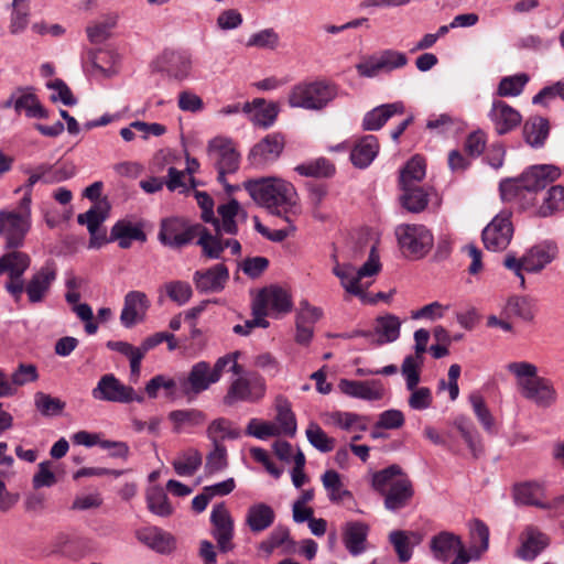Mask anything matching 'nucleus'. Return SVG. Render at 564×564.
Listing matches in <instances>:
<instances>
[{
	"instance_id": "9b49d317",
	"label": "nucleus",
	"mask_w": 564,
	"mask_h": 564,
	"mask_svg": "<svg viewBox=\"0 0 564 564\" xmlns=\"http://www.w3.org/2000/svg\"><path fill=\"white\" fill-rule=\"evenodd\" d=\"M153 68L170 79L183 82L192 74V54L185 50H164L153 62Z\"/></svg>"
},
{
	"instance_id": "4be33fe9",
	"label": "nucleus",
	"mask_w": 564,
	"mask_h": 564,
	"mask_svg": "<svg viewBox=\"0 0 564 564\" xmlns=\"http://www.w3.org/2000/svg\"><path fill=\"white\" fill-rule=\"evenodd\" d=\"M369 531V525L364 521L351 520L344 523L341 540L349 554L357 556L367 550Z\"/></svg>"
},
{
	"instance_id": "6e6552de",
	"label": "nucleus",
	"mask_w": 564,
	"mask_h": 564,
	"mask_svg": "<svg viewBox=\"0 0 564 564\" xmlns=\"http://www.w3.org/2000/svg\"><path fill=\"white\" fill-rule=\"evenodd\" d=\"M31 225V206H28V198L20 199L15 208L0 210V236L6 239V247H20Z\"/></svg>"
},
{
	"instance_id": "58836bf2",
	"label": "nucleus",
	"mask_w": 564,
	"mask_h": 564,
	"mask_svg": "<svg viewBox=\"0 0 564 564\" xmlns=\"http://www.w3.org/2000/svg\"><path fill=\"white\" fill-rule=\"evenodd\" d=\"M160 389L165 391V397L170 400L184 397L180 390V376L171 378L164 375H156L144 387L145 393L150 399H156Z\"/></svg>"
},
{
	"instance_id": "9d476101",
	"label": "nucleus",
	"mask_w": 564,
	"mask_h": 564,
	"mask_svg": "<svg viewBox=\"0 0 564 564\" xmlns=\"http://www.w3.org/2000/svg\"><path fill=\"white\" fill-rule=\"evenodd\" d=\"M555 258L556 252L554 249H528L525 254L521 258H517L513 254L507 256L503 264L520 279V285L524 288V272H540Z\"/></svg>"
},
{
	"instance_id": "69168bd1",
	"label": "nucleus",
	"mask_w": 564,
	"mask_h": 564,
	"mask_svg": "<svg viewBox=\"0 0 564 564\" xmlns=\"http://www.w3.org/2000/svg\"><path fill=\"white\" fill-rule=\"evenodd\" d=\"M37 167L42 176V182L45 184L61 183L74 175L73 169H69L65 165H52L43 163L37 165Z\"/></svg>"
},
{
	"instance_id": "8fccbe9b",
	"label": "nucleus",
	"mask_w": 564,
	"mask_h": 564,
	"mask_svg": "<svg viewBox=\"0 0 564 564\" xmlns=\"http://www.w3.org/2000/svg\"><path fill=\"white\" fill-rule=\"evenodd\" d=\"M523 135L531 147H542L549 135V121L542 117L530 118L524 123Z\"/></svg>"
},
{
	"instance_id": "bb28decb",
	"label": "nucleus",
	"mask_w": 564,
	"mask_h": 564,
	"mask_svg": "<svg viewBox=\"0 0 564 564\" xmlns=\"http://www.w3.org/2000/svg\"><path fill=\"white\" fill-rule=\"evenodd\" d=\"M229 279L226 265L218 263L206 271H196L194 282L199 292H219Z\"/></svg>"
},
{
	"instance_id": "473e14b6",
	"label": "nucleus",
	"mask_w": 564,
	"mask_h": 564,
	"mask_svg": "<svg viewBox=\"0 0 564 564\" xmlns=\"http://www.w3.org/2000/svg\"><path fill=\"white\" fill-rule=\"evenodd\" d=\"M167 419L173 432L180 434L202 426L206 421V414L198 409H182L171 411Z\"/></svg>"
},
{
	"instance_id": "c9c22d12",
	"label": "nucleus",
	"mask_w": 564,
	"mask_h": 564,
	"mask_svg": "<svg viewBox=\"0 0 564 564\" xmlns=\"http://www.w3.org/2000/svg\"><path fill=\"white\" fill-rule=\"evenodd\" d=\"M379 152V142L377 137L368 134L362 137L352 148L350 160L359 169L370 165Z\"/></svg>"
},
{
	"instance_id": "ddd939ff",
	"label": "nucleus",
	"mask_w": 564,
	"mask_h": 564,
	"mask_svg": "<svg viewBox=\"0 0 564 564\" xmlns=\"http://www.w3.org/2000/svg\"><path fill=\"white\" fill-rule=\"evenodd\" d=\"M252 304L258 311L263 312L265 317L268 315L275 317L285 315L293 308L291 293L279 285H270L260 290Z\"/></svg>"
},
{
	"instance_id": "393cba45",
	"label": "nucleus",
	"mask_w": 564,
	"mask_h": 564,
	"mask_svg": "<svg viewBox=\"0 0 564 564\" xmlns=\"http://www.w3.org/2000/svg\"><path fill=\"white\" fill-rule=\"evenodd\" d=\"M550 543L549 536L538 528L529 525L521 534V545L517 556L524 561L534 560Z\"/></svg>"
},
{
	"instance_id": "423d86ee",
	"label": "nucleus",
	"mask_w": 564,
	"mask_h": 564,
	"mask_svg": "<svg viewBox=\"0 0 564 564\" xmlns=\"http://www.w3.org/2000/svg\"><path fill=\"white\" fill-rule=\"evenodd\" d=\"M196 239L199 247H210L213 235L202 224L191 223L178 217H171L161 221L159 241L165 246L182 247Z\"/></svg>"
},
{
	"instance_id": "2f4dec72",
	"label": "nucleus",
	"mask_w": 564,
	"mask_h": 564,
	"mask_svg": "<svg viewBox=\"0 0 564 564\" xmlns=\"http://www.w3.org/2000/svg\"><path fill=\"white\" fill-rule=\"evenodd\" d=\"M56 268L53 263L47 262L37 271L29 284L26 285V293L32 303H37L43 300L45 293L48 291L51 283L55 280Z\"/></svg>"
},
{
	"instance_id": "f8f14e48",
	"label": "nucleus",
	"mask_w": 564,
	"mask_h": 564,
	"mask_svg": "<svg viewBox=\"0 0 564 564\" xmlns=\"http://www.w3.org/2000/svg\"><path fill=\"white\" fill-rule=\"evenodd\" d=\"M265 393L264 379L258 373H248L235 379L224 397L227 405H234L237 402H254L260 400Z\"/></svg>"
},
{
	"instance_id": "aec40b11",
	"label": "nucleus",
	"mask_w": 564,
	"mask_h": 564,
	"mask_svg": "<svg viewBox=\"0 0 564 564\" xmlns=\"http://www.w3.org/2000/svg\"><path fill=\"white\" fill-rule=\"evenodd\" d=\"M338 388L348 397L366 401L381 400L386 393V388L380 380L355 381L341 379Z\"/></svg>"
},
{
	"instance_id": "412c9836",
	"label": "nucleus",
	"mask_w": 564,
	"mask_h": 564,
	"mask_svg": "<svg viewBox=\"0 0 564 564\" xmlns=\"http://www.w3.org/2000/svg\"><path fill=\"white\" fill-rule=\"evenodd\" d=\"M149 307L150 302L145 293L141 291L128 292L120 314L121 324L126 328H131L144 318Z\"/></svg>"
},
{
	"instance_id": "c85d7f7f",
	"label": "nucleus",
	"mask_w": 564,
	"mask_h": 564,
	"mask_svg": "<svg viewBox=\"0 0 564 564\" xmlns=\"http://www.w3.org/2000/svg\"><path fill=\"white\" fill-rule=\"evenodd\" d=\"M395 236L399 247H433V235L423 225H401Z\"/></svg>"
},
{
	"instance_id": "f3484780",
	"label": "nucleus",
	"mask_w": 564,
	"mask_h": 564,
	"mask_svg": "<svg viewBox=\"0 0 564 564\" xmlns=\"http://www.w3.org/2000/svg\"><path fill=\"white\" fill-rule=\"evenodd\" d=\"M216 380L212 373V366L206 361H199L192 366L187 376L180 375L181 393L193 399L209 389Z\"/></svg>"
},
{
	"instance_id": "79ce46f5",
	"label": "nucleus",
	"mask_w": 564,
	"mask_h": 564,
	"mask_svg": "<svg viewBox=\"0 0 564 564\" xmlns=\"http://www.w3.org/2000/svg\"><path fill=\"white\" fill-rule=\"evenodd\" d=\"M202 462V453L194 447H189L177 454L172 462V466L178 476L191 477L199 469Z\"/></svg>"
},
{
	"instance_id": "de8ad7c7",
	"label": "nucleus",
	"mask_w": 564,
	"mask_h": 564,
	"mask_svg": "<svg viewBox=\"0 0 564 564\" xmlns=\"http://www.w3.org/2000/svg\"><path fill=\"white\" fill-rule=\"evenodd\" d=\"M107 347L129 358L130 361V380L137 383L141 372L142 355L139 352L138 347L132 346L128 341L109 340Z\"/></svg>"
},
{
	"instance_id": "338daca9",
	"label": "nucleus",
	"mask_w": 564,
	"mask_h": 564,
	"mask_svg": "<svg viewBox=\"0 0 564 564\" xmlns=\"http://www.w3.org/2000/svg\"><path fill=\"white\" fill-rule=\"evenodd\" d=\"M423 357L406 356L401 366V372L405 378L406 389L416 387L420 382V369L423 366Z\"/></svg>"
},
{
	"instance_id": "ea45409f",
	"label": "nucleus",
	"mask_w": 564,
	"mask_h": 564,
	"mask_svg": "<svg viewBox=\"0 0 564 564\" xmlns=\"http://www.w3.org/2000/svg\"><path fill=\"white\" fill-rule=\"evenodd\" d=\"M460 546V538L452 532L443 531L431 539L430 547L434 557L446 562Z\"/></svg>"
},
{
	"instance_id": "0eeeda50",
	"label": "nucleus",
	"mask_w": 564,
	"mask_h": 564,
	"mask_svg": "<svg viewBox=\"0 0 564 564\" xmlns=\"http://www.w3.org/2000/svg\"><path fill=\"white\" fill-rule=\"evenodd\" d=\"M338 96V87L327 80L304 82L292 87L289 105L292 108L319 111Z\"/></svg>"
},
{
	"instance_id": "cd10ccee",
	"label": "nucleus",
	"mask_w": 564,
	"mask_h": 564,
	"mask_svg": "<svg viewBox=\"0 0 564 564\" xmlns=\"http://www.w3.org/2000/svg\"><path fill=\"white\" fill-rule=\"evenodd\" d=\"M137 539L158 553L169 554L176 547L175 538L156 527L144 528L137 532Z\"/></svg>"
},
{
	"instance_id": "1a4fd4ad",
	"label": "nucleus",
	"mask_w": 564,
	"mask_h": 564,
	"mask_svg": "<svg viewBox=\"0 0 564 564\" xmlns=\"http://www.w3.org/2000/svg\"><path fill=\"white\" fill-rule=\"evenodd\" d=\"M91 395L95 400L105 402H144L143 395L137 393L131 386L122 383L113 373L101 376L96 387L91 390Z\"/></svg>"
},
{
	"instance_id": "e433bc0d",
	"label": "nucleus",
	"mask_w": 564,
	"mask_h": 564,
	"mask_svg": "<svg viewBox=\"0 0 564 564\" xmlns=\"http://www.w3.org/2000/svg\"><path fill=\"white\" fill-rule=\"evenodd\" d=\"M321 480L330 502L344 503L345 501L354 500L352 492L345 487L341 476L336 470H326L322 475Z\"/></svg>"
},
{
	"instance_id": "5fc2aeb1",
	"label": "nucleus",
	"mask_w": 564,
	"mask_h": 564,
	"mask_svg": "<svg viewBox=\"0 0 564 564\" xmlns=\"http://www.w3.org/2000/svg\"><path fill=\"white\" fill-rule=\"evenodd\" d=\"M280 35L273 28L262 29L252 33L246 43L247 47L274 51L280 45Z\"/></svg>"
},
{
	"instance_id": "603ef678",
	"label": "nucleus",
	"mask_w": 564,
	"mask_h": 564,
	"mask_svg": "<svg viewBox=\"0 0 564 564\" xmlns=\"http://www.w3.org/2000/svg\"><path fill=\"white\" fill-rule=\"evenodd\" d=\"M425 177V162L415 155L413 156L400 172V186L420 185Z\"/></svg>"
},
{
	"instance_id": "052dcab7",
	"label": "nucleus",
	"mask_w": 564,
	"mask_h": 564,
	"mask_svg": "<svg viewBox=\"0 0 564 564\" xmlns=\"http://www.w3.org/2000/svg\"><path fill=\"white\" fill-rule=\"evenodd\" d=\"M469 402L484 430L488 433H495V419L486 405L484 398L479 393H471L469 395Z\"/></svg>"
},
{
	"instance_id": "39448f33",
	"label": "nucleus",
	"mask_w": 564,
	"mask_h": 564,
	"mask_svg": "<svg viewBox=\"0 0 564 564\" xmlns=\"http://www.w3.org/2000/svg\"><path fill=\"white\" fill-rule=\"evenodd\" d=\"M340 254L335 252L332 254L334 261L333 273L340 280L341 286L349 294L366 297V289L369 288L370 282H364L367 278L377 275L382 268L380 256L377 249H371L366 261L356 269L350 262H340Z\"/></svg>"
},
{
	"instance_id": "774afa93",
	"label": "nucleus",
	"mask_w": 564,
	"mask_h": 564,
	"mask_svg": "<svg viewBox=\"0 0 564 564\" xmlns=\"http://www.w3.org/2000/svg\"><path fill=\"white\" fill-rule=\"evenodd\" d=\"M246 433L259 440L280 436V433L272 421H261L259 419H251L249 421Z\"/></svg>"
},
{
	"instance_id": "a18cd8bd",
	"label": "nucleus",
	"mask_w": 564,
	"mask_h": 564,
	"mask_svg": "<svg viewBox=\"0 0 564 564\" xmlns=\"http://www.w3.org/2000/svg\"><path fill=\"white\" fill-rule=\"evenodd\" d=\"M272 422L276 426L280 435L293 437L296 434V419L288 400L278 399L276 415Z\"/></svg>"
},
{
	"instance_id": "7ed1b4c3",
	"label": "nucleus",
	"mask_w": 564,
	"mask_h": 564,
	"mask_svg": "<svg viewBox=\"0 0 564 564\" xmlns=\"http://www.w3.org/2000/svg\"><path fill=\"white\" fill-rule=\"evenodd\" d=\"M371 485L383 496L384 507L390 511L405 508L414 496L410 477L395 464L375 473Z\"/></svg>"
},
{
	"instance_id": "20e7f679",
	"label": "nucleus",
	"mask_w": 564,
	"mask_h": 564,
	"mask_svg": "<svg viewBox=\"0 0 564 564\" xmlns=\"http://www.w3.org/2000/svg\"><path fill=\"white\" fill-rule=\"evenodd\" d=\"M561 176V170L553 164H540L529 167L517 180L500 183V195L503 200L528 199L533 193L545 188Z\"/></svg>"
},
{
	"instance_id": "a878e982",
	"label": "nucleus",
	"mask_w": 564,
	"mask_h": 564,
	"mask_svg": "<svg viewBox=\"0 0 564 564\" xmlns=\"http://www.w3.org/2000/svg\"><path fill=\"white\" fill-rule=\"evenodd\" d=\"M242 112L248 115L256 126L269 128L275 122L279 108L274 102H267L262 98H256L251 102L242 105Z\"/></svg>"
},
{
	"instance_id": "680f3d73",
	"label": "nucleus",
	"mask_w": 564,
	"mask_h": 564,
	"mask_svg": "<svg viewBox=\"0 0 564 564\" xmlns=\"http://www.w3.org/2000/svg\"><path fill=\"white\" fill-rule=\"evenodd\" d=\"M529 82V76L527 74H516L512 76L503 77L497 89V94L500 97H516L519 96L527 83Z\"/></svg>"
},
{
	"instance_id": "a19ab883",
	"label": "nucleus",
	"mask_w": 564,
	"mask_h": 564,
	"mask_svg": "<svg viewBox=\"0 0 564 564\" xmlns=\"http://www.w3.org/2000/svg\"><path fill=\"white\" fill-rule=\"evenodd\" d=\"M502 313L507 317H517L524 322H531L534 318V301L529 296L511 295L508 297Z\"/></svg>"
},
{
	"instance_id": "b1692460",
	"label": "nucleus",
	"mask_w": 564,
	"mask_h": 564,
	"mask_svg": "<svg viewBox=\"0 0 564 564\" xmlns=\"http://www.w3.org/2000/svg\"><path fill=\"white\" fill-rule=\"evenodd\" d=\"M498 134H506L517 128L521 122L518 110L502 100H494L488 113Z\"/></svg>"
},
{
	"instance_id": "f03ea898",
	"label": "nucleus",
	"mask_w": 564,
	"mask_h": 564,
	"mask_svg": "<svg viewBox=\"0 0 564 564\" xmlns=\"http://www.w3.org/2000/svg\"><path fill=\"white\" fill-rule=\"evenodd\" d=\"M513 376L520 395L540 409L557 403L558 393L551 379L539 376L538 367L529 361H512L506 366Z\"/></svg>"
},
{
	"instance_id": "f257e3e1",
	"label": "nucleus",
	"mask_w": 564,
	"mask_h": 564,
	"mask_svg": "<svg viewBox=\"0 0 564 564\" xmlns=\"http://www.w3.org/2000/svg\"><path fill=\"white\" fill-rule=\"evenodd\" d=\"M245 189L259 206L292 224L301 214L294 186L279 177H260L243 183Z\"/></svg>"
},
{
	"instance_id": "4d7b16f0",
	"label": "nucleus",
	"mask_w": 564,
	"mask_h": 564,
	"mask_svg": "<svg viewBox=\"0 0 564 564\" xmlns=\"http://www.w3.org/2000/svg\"><path fill=\"white\" fill-rule=\"evenodd\" d=\"M295 171L303 176L329 177L335 173V166L325 158L300 164Z\"/></svg>"
},
{
	"instance_id": "6ab92c4d",
	"label": "nucleus",
	"mask_w": 564,
	"mask_h": 564,
	"mask_svg": "<svg viewBox=\"0 0 564 564\" xmlns=\"http://www.w3.org/2000/svg\"><path fill=\"white\" fill-rule=\"evenodd\" d=\"M544 488L536 481H527L518 484L513 488V497L518 503L525 506H534L540 509H557L563 502L564 497H558L551 502L542 501Z\"/></svg>"
},
{
	"instance_id": "e2e57ef3",
	"label": "nucleus",
	"mask_w": 564,
	"mask_h": 564,
	"mask_svg": "<svg viewBox=\"0 0 564 564\" xmlns=\"http://www.w3.org/2000/svg\"><path fill=\"white\" fill-rule=\"evenodd\" d=\"M162 289L169 299L177 305L186 304L193 295L191 284L181 280L166 282L163 284Z\"/></svg>"
},
{
	"instance_id": "49530a36",
	"label": "nucleus",
	"mask_w": 564,
	"mask_h": 564,
	"mask_svg": "<svg viewBox=\"0 0 564 564\" xmlns=\"http://www.w3.org/2000/svg\"><path fill=\"white\" fill-rule=\"evenodd\" d=\"M400 187L403 192L401 202L404 208L412 213H420L427 206L430 188L421 185Z\"/></svg>"
},
{
	"instance_id": "3c124183",
	"label": "nucleus",
	"mask_w": 564,
	"mask_h": 564,
	"mask_svg": "<svg viewBox=\"0 0 564 564\" xmlns=\"http://www.w3.org/2000/svg\"><path fill=\"white\" fill-rule=\"evenodd\" d=\"M206 434L212 443H223L224 440L239 438L241 432L229 420L219 417L209 423Z\"/></svg>"
},
{
	"instance_id": "2eb2a0df",
	"label": "nucleus",
	"mask_w": 564,
	"mask_h": 564,
	"mask_svg": "<svg viewBox=\"0 0 564 564\" xmlns=\"http://www.w3.org/2000/svg\"><path fill=\"white\" fill-rule=\"evenodd\" d=\"M147 223L133 217H124L117 220L105 238L106 243L118 242L119 247H129L132 242L145 243L148 240L144 231Z\"/></svg>"
},
{
	"instance_id": "0e129e2a",
	"label": "nucleus",
	"mask_w": 564,
	"mask_h": 564,
	"mask_svg": "<svg viewBox=\"0 0 564 564\" xmlns=\"http://www.w3.org/2000/svg\"><path fill=\"white\" fill-rule=\"evenodd\" d=\"M117 24L116 17H107L105 20L95 22L86 28V33L91 44H100L110 36L111 30Z\"/></svg>"
},
{
	"instance_id": "13d9d810",
	"label": "nucleus",
	"mask_w": 564,
	"mask_h": 564,
	"mask_svg": "<svg viewBox=\"0 0 564 564\" xmlns=\"http://www.w3.org/2000/svg\"><path fill=\"white\" fill-rule=\"evenodd\" d=\"M147 502L150 511L160 517H169L173 512L167 496L161 487H152L148 490Z\"/></svg>"
},
{
	"instance_id": "f704fd0d",
	"label": "nucleus",
	"mask_w": 564,
	"mask_h": 564,
	"mask_svg": "<svg viewBox=\"0 0 564 564\" xmlns=\"http://www.w3.org/2000/svg\"><path fill=\"white\" fill-rule=\"evenodd\" d=\"M323 421L326 425L335 426L344 431H366L368 427V417L354 412L333 411L323 414Z\"/></svg>"
},
{
	"instance_id": "09e8293b",
	"label": "nucleus",
	"mask_w": 564,
	"mask_h": 564,
	"mask_svg": "<svg viewBox=\"0 0 564 564\" xmlns=\"http://www.w3.org/2000/svg\"><path fill=\"white\" fill-rule=\"evenodd\" d=\"M213 225V229L209 232L213 235L210 240L212 247H241L239 241L236 239L221 240L223 234L234 235L237 231V225L235 219H217L213 217L209 220Z\"/></svg>"
},
{
	"instance_id": "c756f323",
	"label": "nucleus",
	"mask_w": 564,
	"mask_h": 564,
	"mask_svg": "<svg viewBox=\"0 0 564 564\" xmlns=\"http://www.w3.org/2000/svg\"><path fill=\"white\" fill-rule=\"evenodd\" d=\"M402 322L393 314H386L376 318L372 330V344L384 345L395 341L400 337Z\"/></svg>"
},
{
	"instance_id": "5701e85b",
	"label": "nucleus",
	"mask_w": 564,
	"mask_h": 564,
	"mask_svg": "<svg viewBox=\"0 0 564 564\" xmlns=\"http://www.w3.org/2000/svg\"><path fill=\"white\" fill-rule=\"evenodd\" d=\"M513 234L508 215H497L482 230L485 247H508Z\"/></svg>"
},
{
	"instance_id": "864d4df0",
	"label": "nucleus",
	"mask_w": 564,
	"mask_h": 564,
	"mask_svg": "<svg viewBox=\"0 0 564 564\" xmlns=\"http://www.w3.org/2000/svg\"><path fill=\"white\" fill-rule=\"evenodd\" d=\"M564 209V186L554 185L547 192L543 203L538 209V215L549 217Z\"/></svg>"
},
{
	"instance_id": "a211bd4d",
	"label": "nucleus",
	"mask_w": 564,
	"mask_h": 564,
	"mask_svg": "<svg viewBox=\"0 0 564 564\" xmlns=\"http://www.w3.org/2000/svg\"><path fill=\"white\" fill-rule=\"evenodd\" d=\"M283 149L284 137L281 133L267 134L252 147L249 153V161L256 167H263L276 161Z\"/></svg>"
},
{
	"instance_id": "dca6fc26",
	"label": "nucleus",
	"mask_w": 564,
	"mask_h": 564,
	"mask_svg": "<svg viewBox=\"0 0 564 564\" xmlns=\"http://www.w3.org/2000/svg\"><path fill=\"white\" fill-rule=\"evenodd\" d=\"M208 153L215 161L218 181L225 184V175L234 173L239 167V153L232 142L226 138H215L208 144Z\"/></svg>"
},
{
	"instance_id": "72a5a7b5",
	"label": "nucleus",
	"mask_w": 564,
	"mask_h": 564,
	"mask_svg": "<svg viewBox=\"0 0 564 564\" xmlns=\"http://www.w3.org/2000/svg\"><path fill=\"white\" fill-rule=\"evenodd\" d=\"M422 534L414 531L395 530L389 534V541L401 563H405L411 560L413 547L419 545L422 542Z\"/></svg>"
},
{
	"instance_id": "bf43d9fd",
	"label": "nucleus",
	"mask_w": 564,
	"mask_h": 564,
	"mask_svg": "<svg viewBox=\"0 0 564 564\" xmlns=\"http://www.w3.org/2000/svg\"><path fill=\"white\" fill-rule=\"evenodd\" d=\"M305 433L310 444L319 452L328 453L335 448V438L329 437L317 423L311 422Z\"/></svg>"
},
{
	"instance_id": "6e6d98bb",
	"label": "nucleus",
	"mask_w": 564,
	"mask_h": 564,
	"mask_svg": "<svg viewBox=\"0 0 564 564\" xmlns=\"http://www.w3.org/2000/svg\"><path fill=\"white\" fill-rule=\"evenodd\" d=\"M34 406L43 416H56L65 409V402L59 398L39 391L34 394Z\"/></svg>"
},
{
	"instance_id": "4c0bfd02",
	"label": "nucleus",
	"mask_w": 564,
	"mask_h": 564,
	"mask_svg": "<svg viewBox=\"0 0 564 564\" xmlns=\"http://www.w3.org/2000/svg\"><path fill=\"white\" fill-rule=\"evenodd\" d=\"M275 519L274 510L267 503L259 502L249 507L246 523L250 531L260 533L270 528Z\"/></svg>"
},
{
	"instance_id": "4468645a",
	"label": "nucleus",
	"mask_w": 564,
	"mask_h": 564,
	"mask_svg": "<svg viewBox=\"0 0 564 564\" xmlns=\"http://www.w3.org/2000/svg\"><path fill=\"white\" fill-rule=\"evenodd\" d=\"M212 536L217 542V547L223 553H228L234 550L232 542L235 522L224 502L217 503L213 507L210 513Z\"/></svg>"
},
{
	"instance_id": "37998d69",
	"label": "nucleus",
	"mask_w": 564,
	"mask_h": 564,
	"mask_svg": "<svg viewBox=\"0 0 564 564\" xmlns=\"http://www.w3.org/2000/svg\"><path fill=\"white\" fill-rule=\"evenodd\" d=\"M17 106L18 112L24 110L30 118H46L47 111L40 104L37 97L33 93L32 87L17 88Z\"/></svg>"
},
{
	"instance_id": "7c9ffc66",
	"label": "nucleus",
	"mask_w": 564,
	"mask_h": 564,
	"mask_svg": "<svg viewBox=\"0 0 564 564\" xmlns=\"http://www.w3.org/2000/svg\"><path fill=\"white\" fill-rule=\"evenodd\" d=\"M403 112L404 106L400 101L380 105L366 112L362 119V129L366 131H377L381 129L391 117Z\"/></svg>"
},
{
	"instance_id": "c03bdc74",
	"label": "nucleus",
	"mask_w": 564,
	"mask_h": 564,
	"mask_svg": "<svg viewBox=\"0 0 564 564\" xmlns=\"http://www.w3.org/2000/svg\"><path fill=\"white\" fill-rule=\"evenodd\" d=\"M29 265L26 253L12 250L0 258V275L8 273L10 279H20Z\"/></svg>"
}]
</instances>
